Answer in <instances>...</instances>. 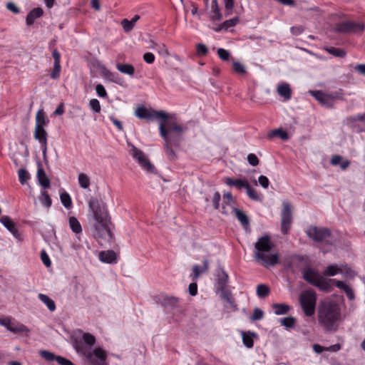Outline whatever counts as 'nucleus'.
Segmentation results:
<instances>
[{
  "mask_svg": "<svg viewBox=\"0 0 365 365\" xmlns=\"http://www.w3.org/2000/svg\"><path fill=\"white\" fill-rule=\"evenodd\" d=\"M296 323V319L292 317H287L282 319L281 324L287 328H292Z\"/></svg>",
  "mask_w": 365,
  "mask_h": 365,
  "instance_id": "nucleus-49",
  "label": "nucleus"
},
{
  "mask_svg": "<svg viewBox=\"0 0 365 365\" xmlns=\"http://www.w3.org/2000/svg\"><path fill=\"white\" fill-rule=\"evenodd\" d=\"M78 353L84 356L93 365H108L106 363V354L101 348H96L93 351H90L83 346L82 343H79L76 346Z\"/></svg>",
  "mask_w": 365,
  "mask_h": 365,
  "instance_id": "nucleus-5",
  "label": "nucleus"
},
{
  "mask_svg": "<svg viewBox=\"0 0 365 365\" xmlns=\"http://www.w3.org/2000/svg\"><path fill=\"white\" fill-rule=\"evenodd\" d=\"M9 331L14 334L29 333L30 331L27 327L17 322H12Z\"/></svg>",
  "mask_w": 365,
  "mask_h": 365,
  "instance_id": "nucleus-29",
  "label": "nucleus"
},
{
  "mask_svg": "<svg viewBox=\"0 0 365 365\" xmlns=\"http://www.w3.org/2000/svg\"><path fill=\"white\" fill-rule=\"evenodd\" d=\"M210 19L212 21H220L222 19V15L220 13L217 0L212 1V11L210 12Z\"/></svg>",
  "mask_w": 365,
  "mask_h": 365,
  "instance_id": "nucleus-28",
  "label": "nucleus"
},
{
  "mask_svg": "<svg viewBox=\"0 0 365 365\" xmlns=\"http://www.w3.org/2000/svg\"><path fill=\"white\" fill-rule=\"evenodd\" d=\"M255 336L254 333L247 334L242 331V341L244 344L247 348H252L254 346V341L252 337Z\"/></svg>",
  "mask_w": 365,
  "mask_h": 365,
  "instance_id": "nucleus-39",
  "label": "nucleus"
},
{
  "mask_svg": "<svg viewBox=\"0 0 365 365\" xmlns=\"http://www.w3.org/2000/svg\"><path fill=\"white\" fill-rule=\"evenodd\" d=\"M269 288L267 285L260 284L257 287V294L260 298H264L269 294Z\"/></svg>",
  "mask_w": 365,
  "mask_h": 365,
  "instance_id": "nucleus-38",
  "label": "nucleus"
},
{
  "mask_svg": "<svg viewBox=\"0 0 365 365\" xmlns=\"http://www.w3.org/2000/svg\"><path fill=\"white\" fill-rule=\"evenodd\" d=\"M278 94L285 100H289L292 96V91L288 83H282L277 87Z\"/></svg>",
  "mask_w": 365,
  "mask_h": 365,
  "instance_id": "nucleus-27",
  "label": "nucleus"
},
{
  "mask_svg": "<svg viewBox=\"0 0 365 365\" xmlns=\"http://www.w3.org/2000/svg\"><path fill=\"white\" fill-rule=\"evenodd\" d=\"M41 259L46 267H49L51 266V262L50 258L45 250L41 251Z\"/></svg>",
  "mask_w": 365,
  "mask_h": 365,
  "instance_id": "nucleus-56",
  "label": "nucleus"
},
{
  "mask_svg": "<svg viewBox=\"0 0 365 365\" xmlns=\"http://www.w3.org/2000/svg\"><path fill=\"white\" fill-rule=\"evenodd\" d=\"M39 355L47 361H56L60 365H74L71 361L61 356H56L52 352L46 350H41Z\"/></svg>",
  "mask_w": 365,
  "mask_h": 365,
  "instance_id": "nucleus-14",
  "label": "nucleus"
},
{
  "mask_svg": "<svg viewBox=\"0 0 365 365\" xmlns=\"http://www.w3.org/2000/svg\"><path fill=\"white\" fill-rule=\"evenodd\" d=\"M99 259L106 263H113L117 259L116 254L113 250L102 251L99 253Z\"/></svg>",
  "mask_w": 365,
  "mask_h": 365,
  "instance_id": "nucleus-22",
  "label": "nucleus"
},
{
  "mask_svg": "<svg viewBox=\"0 0 365 365\" xmlns=\"http://www.w3.org/2000/svg\"><path fill=\"white\" fill-rule=\"evenodd\" d=\"M78 182L81 187L86 189L90 185V178L84 173L78 175Z\"/></svg>",
  "mask_w": 365,
  "mask_h": 365,
  "instance_id": "nucleus-43",
  "label": "nucleus"
},
{
  "mask_svg": "<svg viewBox=\"0 0 365 365\" xmlns=\"http://www.w3.org/2000/svg\"><path fill=\"white\" fill-rule=\"evenodd\" d=\"M143 60L147 63H153L155 61V56L152 53L147 52L143 55Z\"/></svg>",
  "mask_w": 365,
  "mask_h": 365,
  "instance_id": "nucleus-61",
  "label": "nucleus"
},
{
  "mask_svg": "<svg viewBox=\"0 0 365 365\" xmlns=\"http://www.w3.org/2000/svg\"><path fill=\"white\" fill-rule=\"evenodd\" d=\"M239 22V18L237 16L234 17L231 19L226 20L222 24L215 27L214 30L217 32L221 31H227L229 28L235 26Z\"/></svg>",
  "mask_w": 365,
  "mask_h": 365,
  "instance_id": "nucleus-25",
  "label": "nucleus"
},
{
  "mask_svg": "<svg viewBox=\"0 0 365 365\" xmlns=\"http://www.w3.org/2000/svg\"><path fill=\"white\" fill-rule=\"evenodd\" d=\"M39 200L45 207L48 208L51 206L52 200L46 191H43L41 192V195Z\"/></svg>",
  "mask_w": 365,
  "mask_h": 365,
  "instance_id": "nucleus-44",
  "label": "nucleus"
},
{
  "mask_svg": "<svg viewBox=\"0 0 365 365\" xmlns=\"http://www.w3.org/2000/svg\"><path fill=\"white\" fill-rule=\"evenodd\" d=\"M342 272V269L338 267L336 265L330 264L327 267V269L324 272V276L333 277L336 275L337 273Z\"/></svg>",
  "mask_w": 365,
  "mask_h": 365,
  "instance_id": "nucleus-37",
  "label": "nucleus"
},
{
  "mask_svg": "<svg viewBox=\"0 0 365 365\" xmlns=\"http://www.w3.org/2000/svg\"><path fill=\"white\" fill-rule=\"evenodd\" d=\"M38 298L43 304L46 305V307L51 312H53L56 309L55 302L47 295L43 294H39Z\"/></svg>",
  "mask_w": 365,
  "mask_h": 365,
  "instance_id": "nucleus-34",
  "label": "nucleus"
},
{
  "mask_svg": "<svg viewBox=\"0 0 365 365\" xmlns=\"http://www.w3.org/2000/svg\"><path fill=\"white\" fill-rule=\"evenodd\" d=\"M296 262L302 263L306 265L308 264V258L307 256L294 255L290 257L289 260H287L286 267L287 269L292 270V272L295 271V268H297V265H296Z\"/></svg>",
  "mask_w": 365,
  "mask_h": 365,
  "instance_id": "nucleus-17",
  "label": "nucleus"
},
{
  "mask_svg": "<svg viewBox=\"0 0 365 365\" xmlns=\"http://www.w3.org/2000/svg\"><path fill=\"white\" fill-rule=\"evenodd\" d=\"M110 220L95 223L94 224V235L96 238L103 240L105 242H112L113 235L111 232L110 225Z\"/></svg>",
  "mask_w": 365,
  "mask_h": 365,
  "instance_id": "nucleus-9",
  "label": "nucleus"
},
{
  "mask_svg": "<svg viewBox=\"0 0 365 365\" xmlns=\"http://www.w3.org/2000/svg\"><path fill=\"white\" fill-rule=\"evenodd\" d=\"M258 182L263 188H267L269 184L268 178L264 175H260Z\"/></svg>",
  "mask_w": 365,
  "mask_h": 365,
  "instance_id": "nucleus-60",
  "label": "nucleus"
},
{
  "mask_svg": "<svg viewBox=\"0 0 365 365\" xmlns=\"http://www.w3.org/2000/svg\"><path fill=\"white\" fill-rule=\"evenodd\" d=\"M90 210L93 213L95 223H100L110 220L105 206H101L98 199L91 197L88 202Z\"/></svg>",
  "mask_w": 365,
  "mask_h": 365,
  "instance_id": "nucleus-7",
  "label": "nucleus"
},
{
  "mask_svg": "<svg viewBox=\"0 0 365 365\" xmlns=\"http://www.w3.org/2000/svg\"><path fill=\"white\" fill-rule=\"evenodd\" d=\"M365 29L363 23L345 21L335 25V31L342 34H361Z\"/></svg>",
  "mask_w": 365,
  "mask_h": 365,
  "instance_id": "nucleus-10",
  "label": "nucleus"
},
{
  "mask_svg": "<svg viewBox=\"0 0 365 365\" xmlns=\"http://www.w3.org/2000/svg\"><path fill=\"white\" fill-rule=\"evenodd\" d=\"M247 161L252 166H257L259 163L257 156L254 153L247 155Z\"/></svg>",
  "mask_w": 365,
  "mask_h": 365,
  "instance_id": "nucleus-54",
  "label": "nucleus"
},
{
  "mask_svg": "<svg viewBox=\"0 0 365 365\" xmlns=\"http://www.w3.org/2000/svg\"><path fill=\"white\" fill-rule=\"evenodd\" d=\"M274 247L269 235H264L255 243L254 257L256 261L261 262L265 267L274 266L279 263V255L277 253L268 254Z\"/></svg>",
  "mask_w": 365,
  "mask_h": 365,
  "instance_id": "nucleus-4",
  "label": "nucleus"
},
{
  "mask_svg": "<svg viewBox=\"0 0 365 365\" xmlns=\"http://www.w3.org/2000/svg\"><path fill=\"white\" fill-rule=\"evenodd\" d=\"M89 106L91 109L95 113H100L101 111V105L100 102L97 99H91L89 103Z\"/></svg>",
  "mask_w": 365,
  "mask_h": 365,
  "instance_id": "nucleus-51",
  "label": "nucleus"
},
{
  "mask_svg": "<svg viewBox=\"0 0 365 365\" xmlns=\"http://www.w3.org/2000/svg\"><path fill=\"white\" fill-rule=\"evenodd\" d=\"M341 319V308L337 303L333 301H324L319 304L317 310V320L325 331H336Z\"/></svg>",
  "mask_w": 365,
  "mask_h": 365,
  "instance_id": "nucleus-3",
  "label": "nucleus"
},
{
  "mask_svg": "<svg viewBox=\"0 0 365 365\" xmlns=\"http://www.w3.org/2000/svg\"><path fill=\"white\" fill-rule=\"evenodd\" d=\"M96 91L100 97H105L107 95L104 86L101 84H98L96 86Z\"/></svg>",
  "mask_w": 365,
  "mask_h": 365,
  "instance_id": "nucleus-62",
  "label": "nucleus"
},
{
  "mask_svg": "<svg viewBox=\"0 0 365 365\" xmlns=\"http://www.w3.org/2000/svg\"><path fill=\"white\" fill-rule=\"evenodd\" d=\"M276 136L279 137L283 140H287L289 139V135L287 132L282 128L273 130L270 131L268 134V137L269 138H272Z\"/></svg>",
  "mask_w": 365,
  "mask_h": 365,
  "instance_id": "nucleus-31",
  "label": "nucleus"
},
{
  "mask_svg": "<svg viewBox=\"0 0 365 365\" xmlns=\"http://www.w3.org/2000/svg\"><path fill=\"white\" fill-rule=\"evenodd\" d=\"M121 26L125 32H129L133 29L135 25L131 24V21L127 19H123L121 21Z\"/></svg>",
  "mask_w": 365,
  "mask_h": 365,
  "instance_id": "nucleus-53",
  "label": "nucleus"
},
{
  "mask_svg": "<svg viewBox=\"0 0 365 365\" xmlns=\"http://www.w3.org/2000/svg\"><path fill=\"white\" fill-rule=\"evenodd\" d=\"M208 267L209 262L206 259L203 260V266L202 267H200L199 265H194L192 267V280H196L202 273L205 272L208 269Z\"/></svg>",
  "mask_w": 365,
  "mask_h": 365,
  "instance_id": "nucleus-23",
  "label": "nucleus"
},
{
  "mask_svg": "<svg viewBox=\"0 0 365 365\" xmlns=\"http://www.w3.org/2000/svg\"><path fill=\"white\" fill-rule=\"evenodd\" d=\"M185 130V127L178 124L173 116L169 115L166 120L160 121L159 132L165 141L164 150L170 160H175L178 158L176 150L180 147L182 134Z\"/></svg>",
  "mask_w": 365,
  "mask_h": 365,
  "instance_id": "nucleus-1",
  "label": "nucleus"
},
{
  "mask_svg": "<svg viewBox=\"0 0 365 365\" xmlns=\"http://www.w3.org/2000/svg\"><path fill=\"white\" fill-rule=\"evenodd\" d=\"M225 182L228 186H235L239 189L245 188L246 186H248V182L247 180H241V179H235L227 177L225 180Z\"/></svg>",
  "mask_w": 365,
  "mask_h": 365,
  "instance_id": "nucleus-26",
  "label": "nucleus"
},
{
  "mask_svg": "<svg viewBox=\"0 0 365 365\" xmlns=\"http://www.w3.org/2000/svg\"><path fill=\"white\" fill-rule=\"evenodd\" d=\"M43 11L41 8L37 7L33 9L28 14L26 19V23L28 26H31L34 24V21L42 16Z\"/></svg>",
  "mask_w": 365,
  "mask_h": 365,
  "instance_id": "nucleus-21",
  "label": "nucleus"
},
{
  "mask_svg": "<svg viewBox=\"0 0 365 365\" xmlns=\"http://www.w3.org/2000/svg\"><path fill=\"white\" fill-rule=\"evenodd\" d=\"M232 68L234 71L238 74L244 75L246 73V68L245 66L238 61L233 62Z\"/></svg>",
  "mask_w": 365,
  "mask_h": 365,
  "instance_id": "nucleus-48",
  "label": "nucleus"
},
{
  "mask_svg": "<svg viewBox=\"0 0 365 365\" xmlns=\"http://www.w3.org/2000/svg\"><path fill=\"white\" fill-rule=\"evenodd\" d=\"M46 123L45 113L42 109H40L37 111L36 115V126L40 125L41 127H43Z\"/></svg>",
  "mask_w": 365,
  "mask_h": 365,
  "instance_id": "nucleus-40",
  "label": "nucleus"
},
{
  "mask_svg": "<svg viewBox=\"0 0 365 365\" xmlns=\"http://www.w3.org/2000/svg\"><path fill=\"white\" fill-rule=\"evenodd\" d=\"M37 178L39 184L44 189L50 187V180L47 177L41 163H38Z\"/></svg>",
  "mask_w": 365,
  "mask_h": 365,
  "instance_id": "nucleus-19",
  "label": "nucleus"
},
{
  "mask_svg": "<svg viewBox=\"0 0 365 365\" xmlns=\"http://www.w3.org/2000/svg\"><path fill=\"white\" fill-rule=\"evenodd\" d=\"M150 42L156 46V49L159 54L163 56H168L169 54L168 50L164 43H158L152 40Z\"/></svg>",
  "mask_w": 365,
  "mask_h": 365,
  "instance_id": "nucleus-47",
  "label": "nucleus"
},
{
  "mask_svg": "<svg viewBox=\"0 0 365 365\" xmlns=\"http://www.w3.org/2000/svg\"><path fill=\"white\" fill-rule=\"evenodd\" d=\"M128 145L131 148L130 150V154L138 162L143 168L150 173H155L156 172V169L154 165L150 163V161L148 159V158H146V156L140 150L137 148L130 142H128Z\"/></svg>",
  "mask_w": 365,
  "mask_h": 365,
  "instance_id": "nucleus-8",
  "label": "nucleus"
},
{
  "mask_svg": "<svg viewBox=\"0 0 365 365\" xmlns=\"http://www.w3.org/2000/svg\"><path fill=\"white\" fill-rule=\"evenodd\" d=\"M116 67H117V69L123 73H125V74H128L130 76H132L134 74L135 68H134L133 66L131 64L118 63Z\"/></svg>",
  "mask_w": 365,
  "mask_h": 365,
  "instance_id": "nucleus-35",
  "label": "nucleus"
},
{
  "mask_svg": "<svg viewBox=\"0 0 365 365\" xmlns=\"http://www.w3.org/2000/svg\"><path fill=\"white\" fill-rule=\"evenodd\" d=\"M135 114L140 119L150 120L153 118L159 119L160 121L166 120L168 118V114L163 110H148L145 107H138Z\"/></svg>",
  "mask_w": 365,
  "mask_h": 365,
  "instance_id": "nucleus-12",
  "label": "nucleus"
},
{
  "mask_svg": "<svg viewBox=\"0 0 365 365\" xmlns=\"http://www.w3.org/2000/svg\"><path fill=\"white\" fill-rule=\"evenodd\" d=\"M178 302H179L178 298H177L175 297H166L163 298V299L162 301V304L165 308L173 309L178 306Z\"/></svg>",
  "mask_w": 365,
  "mask_h": 365,
  "instance_id": "nucleus-32",
  "label": "nucleus"
},
{
  "mask_svg": "<svg viewBox=\"0 0 365 365\" xmlns=\"http://www.w3.org/2000/svg\"><path fill=\"white\" fill-rule=\"evenodd\" d=\"M228 274L222 268H219L217 270V282L219 289H225L227 287L228 282Z\"/></svg>",
  "mask_w": 365,
  "mask_h": 365,
  "instance_id": "nucleus-20",
  "label": "nucleus"
},
{
  "mask_svg": "<svg viewBox=\"0 0 365 365\" xmlns=\"http://www.w3.org/2000/svg\"><path fill=\"white\" fill-rule=\"evenodd\" d=\"M317 299V294L313 289H307L300 294L299 304L307 317H312L314 314Z\"/></svg>",
  "mask_w": 365,
  "mask_h": 365,
  "instance_id": "nucleus-6",
  "label": "nucleus"
},
{
  "mask_svg": "<svg viewBox=\"0 0 365 365\" xmlns=\"http://www.w3.org/2000/svg\"><path fill=\"white\" fill-rule=\"evenodd\" d=\"M325 50L329 53H330L336 57L344 58L346 56L345 51L341 48H339L328 47V48H326Z\"/></svg>",
  "mask_w": 365,
  "mask_h": 365,
  "instance_id": "nucleus-41",
  "label": "nucleus"
},
{
  "mask_svg": "<svg viewBox=\"0 0 365 365\" xmlns=\"http://www.w3.org/2000/svg\"><path fill=\"white\" fill-rule=\"evenodd\" d=\"M220 201V194L218 192H215L213 196L212 202L215 209L217 210L219 208Z\"/></svg>",
  "mask_w": 365,
  "mask_h": 365,
  "instance_id": "nucleus-63",
  "label": "nucleus"
},
{
  "mask_svg": "<svg viewBox=\"0 0 365 365\" xmlns=\"http://www.w3.org/2000/svg\"><path fill=\"white\" fill-rule=\"evenodd\" d=\"M220 290L222 292L223 299H225L230 305L234 306L235 300L232 297V293L227 290L226 288L225 289Z\"/></svg>",
  "mask_w": 365,
  "mask_h": 365,
  "instance_id": "nucleus-50",
  "label": "nucleus"
},
{
  "mask_svg": "<svg viewBox=\"0 0 365 365\" xmlns=\"http://www.w3.org/2000/svg\"><path fill=\"white\" fill-rule=\"evenodd\" d=\"M304 279L309 284L316 287L320 291L324 292H330L331 291V282H335L336 287L342 289L350 300L354 299V294L351 288L344 283L342 281L335 279H327L321 275L318 271L307 267L302 271Z\"/></svg>",
  "mask_w": 365,
  "mask_h": 365,
  "instance_id": "nucleus-2",
  "label": "nucleus"
},
{
  "mask_svg": "<svg viewBox=\"0 0 365 365\" xmlns=\"http://www.w3.org/2000/svg\"><path fill=\"white\" fill-rule=\"evenodd\" d=\"M0 222L4 225V226L12 233V235L18 238L19 237V233L16 227L15 223L12 221V220L9 216H2L0 218Z\"/></svg>",
  "mask_w": 365,
  "mask_h": 365,
  "instance_id": "nucleus-18",
  "label": "nucleus"
},
{
  "mask_svg": "<svg viewBox=\"0 0 365 365\" xmlns=\"http://www.w3.org/2000/svg\"><path fill=\"white\" fill-rule=\"evenodd\" d=\"M217 54L219 58L222 61H227L230 58V53L224 48H219L217 50Z\"/></svg>",
  "mask_w": 365,
  "mask_h": 365,
  "instance_id": "nucleus-57",
  "label": "nucleus"
},
{
  "mask_svg": "<svg viewBox=\"0 0 365 365\" xmlns=\"http://www.w3.org/2000/svg\"><path fill=\"white\" fill-rule=\"evenodd\" d=\"M60 199L66 208H70L72 205V200L68 193L63 192L60 195Z\"/></svg>",
  "mask_w": 365,
  "mask_h": 365,
  "instance_id": "nucleus-42",
  "label": "nucleus"
},
{
  "mask_svg": "<svg viewBox=\"0 0 365 365\" xmlns=\"http://www.w3.org/2000/svg\"><path fill=\"white\" fill-rule=\"evenodd\" d=\"M245 189L247 190V194L248 197L251 200H255V201H260L261 200L259 195L257 193L255 190H254L250 185L249 183H248V186H246Z\"/></svg>",
  "mask_w": 365,
  "mask_h": 365,
  "instance_id": "nucleus-45",
  "label": "nucleus"
},
{
  "mask_svg": "<svg viewBox=\"0 0 365 365\" xmlns=\"http://www.w3.org/2000/svg\"><path fill=\"white\" fill-rule=\"evenodd\" d=\"M306 234L309 238L314 242H321L331 236V231L326 227L311 225L307 229Z\"/></svg>",
  "mask_w": 365,
  "mask_h": 365,
  "instance_id": "nucleus-11",
  "label": "nucleus"
},
{
  "mask_svg": "<svg viewBox=\"0 0 365 365\" xmlns=\"http://www.w3.org/2000/svg\"><path fill=\"white\" fill-rule=\"evenodd\" d=\"M233 212L235 213L236 217L243 227H247L249 225V220L245 213L236 207L233 208Z\"/></svg>",
  "mask_w": 365,
  "mask_h": 365,
  "instance_id": "nucleus-33",
  "label": "nucleus"
},
{
  "mask_svg": "<svg viewBox=\"0 0 365 365\" xmlns=\"http://www.w3.org/2000/svg\"><path fill=\"white\" fill-rule=\"evenodd\" d=\"M82 341L76 342V345H77L79 343H82L85 347L89 349V351H91V349L96 343L95 336L89 333H83L82 336ZM76 346H75V347Z\"/></svg>",
  "mask_w": 365,
  "mask_h": 365,
  "instance_id": "nucleus-24",
  "label": "nucleus"
},
{
  "mask_svg": "<svg viewBox=\"0 0 365 365\" xmlns=\"http://www.w3.org/2000/svg\"><path fill=\"white\" fill-rule=\"evenodd\" d=\"M311 93L322 105L328 108L333 106L334 98L331 96L327 95L320 91H312Z\"/></svg>",
  "mask_w": 365,
  "mask_h": 365,
  "instance_id": "nucleus-16",
  "label": "nucleus"
},
{
  "mask_svg": "<svg viewBox=\"0 0 365 365\" xmlns=\"http://www.w3.org/2000/svg\"><path fill=\"white\" fill-rule=\"evenodd\" d=\"M69 225H70L71 230L73 232H75L76 234L81 232V231H82L81 225L79 223L78 220L76 219V217H69Z\"/></svg>",
  "mask_w": 365,
  "mask_h": 365,
  "instance_id": "nucleus-36",
  "label": "nucleus"
},
{
  "mask_svg": "<svg viewBox=\"0 0 365 365\" xmlns=\"http://www.w3.org/2000/svg\"><path fill=\"white\" fill-rule=\"evenodd\" d=\"M272 308L274 310V314L277 315L286 314L291 309V307L287 304L277 303L273 304Z\"/></svg>",
  "mask_w": 365,
  "mask_h": 365,
  "instance_id": "nucleus-30",
  "label": "nucleus"
},
{
  "mask_svg": "<svg viewBox=\"0 0 365 365\" xmlns=\"http://www.w3.org/2000/svg\"><path fill=\"white\" fill-rule=\"evenodd\" d=\"M262 317H263V312L259 308H255L254 309L253 314L251 317V319L252 321H257V320L261 319Z\"/></svg>",
  "mask_w": 365,
  "mask_h": 365,
  "instance_id": "nucleus-55",
  "label": "nucleus"
},
{
  "mask_svg": "<svg viewBox=\"0 0 365 365\" xmlns=\"http://www.w3.org/2000/svg\"><path fill=\"white\" fill-rule=\"evenodd\" d=\"M197 53L199 56H205L208 53V50L205 44L199 43L197 46Z\"/></svg>",
  "mask_w": 365,
  "mask_h": 365,
  "instance_id": "nucleus-59",
  "label": "nucleus"
},
{
  "mask_svg": "<svg viewBox=\"0 0 365 365\" xmlns=\"http://www.w3.org/2000/svg\"><path fill=\"white\" fill-rule=\"evenodd\" d=\"M34 138L41 143L43 155L45 157L47 150V133L43 127H41L40 125L35 127Z\"/></svg>",
  "mask_w": 365,
  "mask_h": 365,
  "instance_id": "nucleus-15",
  "label": "nucleus"
},
{
  "mask_svg": "<svg viewBox=\"0 0 365 365\" xmlns=\"http://www.w3.org/2000/svg\"><path fill=\"white\" fill-rule=\"evenodd\" d=\"M61 72V64L57 63H53V69L51 73V78L53 79H57L59 78Z\"/></svg>",
  "mask_w": 365,
  "mask_h": 365,
  "instance_id": "nucleus-52",
  "label": "nucleus"
},
{
  "mask_svg": "<svg viewBox=\"0 0 365 365\" xmlns=\"http://www.w3.org/2000/svg\"><path fill=\"white\" fill-rule=\"evenodd\" d=\"M18 175L19 182L21 185H24L30 178L27 170L24 168H21L19 170Z\"/></svg>",
  "mask_w": 365,
  "mask_h": 365,
  "instance_id": "nucleus-46",
  "label": "nucleus"
},
{
  "mask_svg": "<svg viewBox=\"0 0 365 365\" xmlns=\"http://www.w3.org/2000/svg\"><path fill=\"white\" fill-rule=\"evenodd\" d=\"M234 6V0H225V8L226 10V16L231 14V11Z\"/></svg>",
  "mask_w": 365,
  "mask_h": 365,
  "instance_id": "nucleus-58",
  "label": "nucleus"
},
{
  "mask_svg": "<svg viewBox=\"0 0 365 365\" xmlns=\"http://www.w3.org/2000/svg\"><path fill=\"white\" fill-rule=\"evenodd\" d=\"M292 221V215L291 206L288 202H283V209L282 212V232L287 235L290 229Z\"/></svg>",
  "mask_w": 365,
  "mask_h": 365,
  "instance_id": "nucleus-13",
  "label": "nucleus"
},
{
  "mask_svg": "<svg viewBox=\"0 0 365 365\" xmlns=\"http://www.w3.org/2000/svg\"><path fill=\"white\" fill-rule=\"evenodd\" d=\"M191 296H195L197 293V285L195 282L190 283L188 287Z\"/></svg>",
  "mask_w": 365,
  "mask_h": 365,
  "instance_id": "nucleus-64",
  "label": "nucleus"
}]
</instances>
